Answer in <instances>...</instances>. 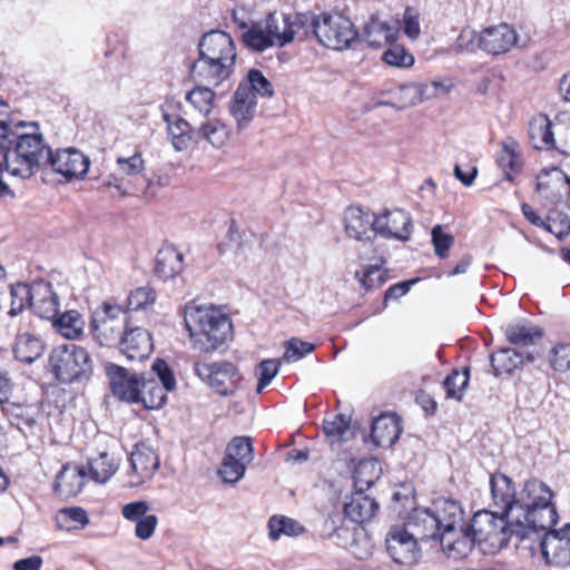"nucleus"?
Masks as SVG:
<instances>
[{"mask_svg": "<svg viewBox=\"0 0 570 570\" xmlns=\"http://www.w3.org/2000/svg\"><path fill=\"white\" fill-rule=\"evenodd\" d=\"M156 299L155 292L147 286L138 287L130 292L127 298V309L128 311H138L142 309L146 306L153 304Z\"/></svg>", "mask_w": 570, "mask_h": 570, "instance_id": "obj_53", "label": "nucleus"}, {"mask_svg": "<svg viewBox=\"0 0 570 570\" xmlns=\"http://www.w3.org/2000/svg\"><path fill=\"white\" fill-rule=\"evenodd\" d=\"M411 513L449 558L462 559L471 552L472 541L464 534V511L458 501L440 498L431 507Z\"/></svg>", "mask_w": 570, "mask_h": 570, "instance_id": "obj_2", "label": "nucleus"}, {"mask_svg": "<svg viewBox=\"0 0 570 570\" xmlns=\"http://www.w3.org/2000/svg\"><path fill=\"white\" fill-rule=\"evenodd\" d=\"M432 245L439 258L449 257L451 247L454 245L453 235L445 233L442 225H435L431 230Z\"/></svg>", "mask_w": 570, "mask_h": 570, "instance_id": "obj_49", "label": "nucleus"}, {"mask_svg": "<svg viewBox=\"0 0 570 570\" xmlns=\"http://www.w3.org/2000/svg\"><path fill=\"white\" fill-rule=\"evenodd\" d=\"M373 548L371 539L362 528L345 549H347L356 559L365 560L372 554Z\"/></svg>", "mask_w": 570, "mask_h": 570, "instance_id": "obj_52", "label": "nucleus"}, {"mask_svg": "<svg viewBox=\"0 0 570 570\" xmlns=\"http://www.w3.org/2000/svg\"><path fill=\"white\" fill-rule=\"evenodd\" d=\"M399 32V20L387 23L373 16L364 27L363 37L371 47H381L396 41Z\"/></svg>", "mask_w": 570, "mask_h": 570, "instance_id": "obj_27", "label": "nucleus"}, {"mask_svg": "<svg viewBox=\"0 0 570 570\" xmlns=\"http://www.w3.org/2000/svg\"><path fill=\"white\" fill-rule=\"evenodd\" d=\"M382 59L391 67L409 68L414 63V57L403 46L393 45L384 53Z\"/></svg>", "mask_w": 570, "mask_h": 570, "instance_id": "obj_50", "label": "nucleus"}, {"mask_svg": "<svg viewBox=\"0 0 570 570\" xmlns=\"http://www.w3.org/2000/svg\"><path fill=\"white\" fill-rule=\"evenodd\" d=\"M403 29L404 33L411 39H416L420 36V12L413 7H406L403 14Z\"/></svg>", "mask_w": 570, "mask_h": 570, "instance_id": "obj_61", "label": "nucleus"}, {"mask_svg": "<svg viewBox=\"0 0 570 570\" xmlns=\"http://www.w3.org/2000/svg\"><path fill=\"white\" fill-rule=\"evenodd\" d=\"M226 454L246 466L254 459L252 439L248 436H236L227 445Z\"/></svg>", "mask_w": 570, "mask_h": 570, "instance_id": "obj_45", "label": "nucleus"}, {"mask_svg": "<svg viewBox=\"0 0 570 570\" xmlns=\"http://www.w3.org/2000/svg\"><path fill=\"white\" fill-rule=\"evenodd\" d=\"M117 345L130 361L147 358L154 348L149 332L140 326H130V324L126 327Z\"/></svg>", "mask_w": 570, "mask_h": 570, "instance_id": "obj_17", "label": "nucleus"}, {"mask_svg": "<svg viewBox=\"0 0 570 570\" xmlns=\"http://www.w3.org/2000/svg\"><path fill=\"white\" fill-rule=\"evenodd\" d=\"M86 470L82 466L66 464L58 473L55 491L62 498L76 497L85 485Z\"/></svg>", "mask_w": 570, "mask_h": 570, "instance_id": "obj_25", "label": "nucleus"}, {"mask_svg": "<svg viewBox=\"0 0 570 570\" xmlns=\"http://www.w3.org/2000/svg\"><path fill=\"white\" fill-rule=\"evenodd\" d=\"M313 350L314 345L312 343L304 342L298 338H291L286 343V350L283 358L286 362H296L309 354Z\"/></svg>", "mask_w": 570, "mask_h": 570, "instance_id": "obj_57", "label": "nucleus"}, {"mask_svg": "<svg viewBox=\"0 0 570 570\" xmlns=\"http://www.w3.org/2000/svg\"><path fill=\"white\" fill-rule=\"evenodd\" d=\"M157 453L146 443L137 444L130 455L129 485L139 487L150 480L159 469Z\"/></svg>", "mask_w": 570, "mask_h": 570, "instance_id": "obj_15", "label": "nucleus"}, {"mask_svg": "<svg viewBox=\"0 0 570 570\" xmlns=\"http://www.w3.org/2000/svg\"><path fill=\"white\" fill-rule=\"evenodd\" d=\"M196 135L213 148L220 149L230 139L232 127L220 118L207 116L197 128Z\"/></svg>", "mask_w": 570, "mask_h": 570, "instance_id": "obj_28", "label": "nucleus"}, {"mask_svg": "<svg viewBox=\"0 0 570 570\" xmlns=\"http://www.w3.org/2000/svg\"><path fill=\"white\" fill-rule=\"evenodd\" d=\"M199 58L193 61L189 71L208 68L214 71H229L236 61V49L232 37L222 30L203 35L198 43Z\"/></svg>", "mask_w": 570, "mask_h": 570, "instance_id": "obj_7", "label": "nucleus"}, {"mask_svg": "<svg viewBox=\"0 0 570 570\" xmlns=\"http://www.w3.org/2000/svg\"><path fill=\"white\" fill-rule=\"evenodd\" d=\"M522 363L523 356L513 348H502L491 355V365L495 376L502 373H512Z\"/></svg>", "mask_w": 570, "mask_h": 570, "instance_id": "obj_40", "label": "nucleus"}, {"mask_svg": "<svg viewBox=\"0 0 570 570\" xmlns=\"http://www.w3.org/2000/svg\"><path fill=\"white\" fill-rule=\"evenodd\" d=\"M49 365L56 379L63 384L88 377L92 370L89 353L76 344L55 348L50 353Z\"/></svg>", "mask_w": 570, "mask_h": 570, "instance_id": "obj_9", "label": "nucleus"}, {"mask_svg": "<svg viewBox=\"0 0 570 570\" xmlns=\"http://www.w3.org/2000/svg\"><path fill=\"white\" fill-rule=\"evenodd\" d=\"M400 433V420L395 414H382L372 423L371 439L376 446H392L399 440Z\"/></svg>", "mask_w": 570, "mask_h": 570, "instance_id": "obj_26", "label": "nucleus"}, {"mask_svg": "<svg viewBox=\"0 0 570 570\" xmlns=\"http://www.w3.org/2000/svg\"><path fill=\"white\" fill-rule=\"evenodd\" d=\"M269 537L273 540L281 535H298L304 531V527L294 519L285 515H273L268 521Z\"/></svg>", "mask_w": 570, "mask_h": 570, "instance_id": "obj_42", "label": "nucleus"}, {"mask_svg": "<svg viewBox=\"0 0 570 570\" xmlns=\"http://www.w3.org/2000/svg\"><path fill=\"white\" fill-rule=\"evenodd\" d=\"M529 139L534 149L548 150L556 147L551 121L546 115H537L529 121Z\"/></svg>", "mask_w": 570, "mask_h": 570, "instance_id": "obj_31", "label": "nucleus"}, {"mask_svg": "<svg viewBox=\"0 0 570 570\" xmlns=\"http://www.w3.org/2000/svg\"><path fill=\"white\" fill-rule=\"evenodd\" d=\"M56 522L59 529L73 531L83 529L89 523V518L82 508H63L58 512Z\"/></svg>", "mask_w": 570, "mask_h": 570, "instance_id": "obj_39", "label": "nucleus"}, {"mask_svg": "<svg viewBox=\"0 0 570 570\" xmlns=\"http://www.w3.org/2000/svg\"><path fill=\"white\" fill-rule=\"evenodd\" d=\"M47 164L68 180L82 179L89 169L90 159L76 148H66L55 153L50 150Z\"/></svg>", "mask_w": 570, "mask_h": 570, "instance_id": "obj_14", "label": "nucleus"}, {"mask_svg": "<svg viewBox=\"0 0 570 570\" xmlns=\"http://www.w3.org/2000/svg\"><path fill=\"white\" fill-rule=\"evenodd\" d=\"M298 14L294 21H291L289 17L281 13H269L265 19V31L272 38L273 46L283 47L289 43L295 35L299 33L302 29Z\"/></svg>", "mask_w": 570, "mask_h": 570, "instance_id": "obj_22", "label": "nucleus"}, {"mask_svg": "<svg viewBox=\"0 0 570 570\" xmlns=\"http://www.w3.org/2000/svg\"><path fill=\"white\" fill-rule=\"evenodd\" d=\"M431 540L410 513L403 527H394L386 535V550L400 564H413L421 557L419 541Z\"/></svg>", "mask_w": 570, "mask_h": 570, "instance_id": "obj_8", "label": "nucleus"}, {"mask_svg": "<svg viewBox=\"0 0 570 570\" xmlns=\"http://www.w3.org/2000/svg\"><path fill=\"white\" fill-rule=\"evenodd\" d=\"M167 124L168 136L175 150H186L196 135L193 126L181 117H173L168 114L164 115Z\"/></svg>", "mask_w": 570, "mask_h": 570, "instance_id": "obj_32", "label": "nucleus"}, {"mask_svg": "<svg viewBox=\"0 0 570 570\" xmlns=\"http://www.w3.org/2000/svg\"><path fill=\"white\" fill-rule=\"evenodd\" d=\"M183 271V254L173 246L158 250L155 273L163 279H169Z\"/></svg>", "mask_w": 570, "mask_h": 570, "instance_id": "obj_34", "label": "nucleus"}, {"mask_svg": "<svg viewBox=\"0 0 570 570\" xmlns=\"http://www.w3.org/2000/svg\"><path fill=\"white\" fill-rule=\"evenodd\" d=\"M379 509L374 499L364 494V490H356L348 501L344 503V514L354 523H363L373 518Z\"/></svg>", "mask_w": 570, "mask_h": 570, "instance_id": "obj_29", "label": "nucleus"}, {"mask_svg": "<svg viewBox=\"0 0 570 570\" xmlns=\"http://www.w3.org/2000/svg\"><path fill=\"white\" fill-rule=\"evenodd\" d=\"M149 509H150V507H149L148 502H146L144 500L134 501V502L122 505L121 515L127 521L137 522L140 519L148 515Z\"/></svg>", "mask_w": 570, "mask_h": 570, "instance_id": "obj_60", "label": "nucleus"}, {"mask_svg": "<svg viewBox=\"0 0 570 570\" xmlns=\"http://www.w3.org/2000/svg\"><path fill=\"white\" fill-rule=\"evenodd\" d=\"M118 468L119 460L107 451L101 452L88 462L89 475L98 483L107 482L117 472Z\"/></svg>", "mask_w": 570, "mask_h": 570, "instance_id": "obj_36", "label": "nucleus"}, {"mask_svg": "<svg viewBox=\"0 0 570 570\" xmlns=\"http://www.w3.org/2000/svg\"><path fill=\"white\" fill-rule=\"evenodd\" d=\"M383 263L384 259L380 257L379 263L367 266L363 272L360 282L367 291L380 287L385 282V273L382 271Z\"/></svg>", "mask_w": 570, "mask_h": 570, "instance_id": "obj_56", "label": "nucleus"}, {"mask_svg": "<svg viewBox=\"0 0 570 570\" xmlns=\"http://www.w3.org/2000/svg\"><path fill=\"white\" fill-rule=\"evenodd\" d=\"M421 94L426 100L449 94L451 89L455 87V81L453 78L445 77L432 80L431 82L421 83Z\"/></svg>", "mask_w": 570, "mask_h": 570, "instance_id": "obj_54", "label": "nucleus"}, {"mask_svg": "<svg viewBox=\"0 0 570 570\" xmlns=\"http://www.w3.org/2000/svg\"><path fill=\"white\" fill-rule=\"evenodd\" d=\"M374 229L385 238L407 240L410 238L411 217L403 209L385 210L375 217Z\"/></svg>", "mask_w": 570, "mask_h": 570, "instance_id": "obj_18", "label": "nucleus"}, {"mask_svg": "<svg viewBox=\"0 0 570 570\" xmlns=\"http://www.w3.org/2000/svg\"><path fill=\"white\" fill-rule=\"evenodd\" d=\"M421 91H422L421 83H413V85L402 86L400 88V94H401L400 101H401V105L397 108L399 109H403V108H406L409 106H413V105L420 104L423 100H425V98H423V95L421 94Z\"/></svg>", "mask_w": 570, "mask_h": 570, "instance_id": "obj_59", "label": "nucleus"}, {"mask_svg": "<svg viewBox=\"0 0 570 570\" xmlns=\"http://www.w3.org/2000/svg\"><path fill=\"white\" fill-rule=\"evenodd\" d=\"M83 321L77 311H68L55 318L53 326L66 338L75 340L83 328Z\"/></svg>", "mask_w": 570, "mask_h": 570, "instance_id": "obj_41", "label": "nucleus"}, {"mask_svg": "<svg viewBox=\"0 0 570 570\" xmlns=\"http://www.w3.org/2000/svg\"><path fill=\"white\" fill-rule=\"evenodd\" d=\"M128 317L122 306L104 302L92 313L91 331L101 346H115L128 326Z\"/></svg>", "mask_w": 570, "mask_h": 570, "instance_id": "obj_11", "label": "nucleus"}, {"mask_svg": "<svg viewBox=\"0 0 570 570\" xmlns=\"http://www.w3.org/2000/svg\"><path fill=\"white\" fill-rule=\"evenodd\" d=\"M470 380V370L465 367L462 372L453 370L443 382L446 397L461 401Z\"/></svg>", "mask_w": 570, "mask_h": 570, "instance_id": "obj_44", "label": "nucleus"}, {"mask_svg": "<svg viewBox=\"0 0 570 570\" xmlns=\"http://www.w3.org/2000/svg\"><path fill=\"white\" fill-rule=\"evenodd\" d=\"M196 375L222 395L234 393L240 379L236 366L230 362H195Z\"/></svg>", "mask_w": 570, "mask_h": 570, "instance_id": "obj_13", "label": "nucleus"}, {"mask_svg": "<svg viewBox=\"0 0 570 570\" xmlns=\"http://www.w3.org/2000/svg\"><path fill=\"white\" fill-rule=\"evenodd\" d=\"M153 372L140 376L138 400L148 410L160 409L167 401V392L176 386L173 372L164 360H156Z\"/></svg>", "mask_w": 570, "mask_h": 570, "instance_id": "obj_10", "label": "nucleus"}, {"mask_svg": "<svg viewBox=\"0 0 570 570\" xmlns=\"http://www.w3.org/2000/svg\"><path fill=\"white\" fill-rule=\"evenodd\" d=\"M184 321L194 347L200 352L214 351L232 336L229 317L213 305L188 303Z\"/></svg>", "mask_w": 570, "mask_h": 570, "instance_id": "obj_3", "label": "nucleus"}, {"mask_svg": "<svg viewBox=\"0 0 570 570\" xmlns=\"http://www.w3.org/2000/svg\"><path fill=\"white\" fill-rule=\"evenodd\" d=\"M12 351L17 361L31 364L42 355L45 345L39 337L30 333H21L17 335Z\"/></svg>", "mask_w": 570, "mask_h": 570, "instance_id": "obj_33", "label": "nucleus"}, {"mask_svg": "<svg viewBox=\"0 0 570 570\" xmlns=\"http://www.w3.org/2000/svg\"><path fill=\"white\" fill-rule=\"evenodd\" d=\"M214 98V91L202 86H197L186 94V100L205 117L209 116L213 110Z\"/></svg>", "mask_w": 570, "mask_h": 570, "instance_id": "obj_43", "label": "nucleus"}, {"mask_svg": "<svg viewBox=\"0 0 570 570\" xmlns=\"http://www.w3.org/2000/svg\"><path fill=\"white\" fill-rule=\"evenodd\" d=\"M323 432L333 446L341 444L352 434L351 417L345 414H335L323 421Z\"/></svg>", "mask_w": 570, "mask_h": 570, "instance_id": "obj_35", "label": "nucleus"}, {"mask_svg": "<svg viewBox=\"0 0 570 570\" xmlns=\"http://www.w3.org/2000/svg\"><path fill=\"white\" fill-rule=\"evenodd\" d=\"M135 523V535L145 541L154 535L158 525V518L155 514H148Z\"/></svg>", "mask_w": 570, "mask_h": 570, "instance_id": "obj_63", "label": "nucleus"}, {"mask_svg": "<svg viewBox=\"0 0 570 570\" xmlns=\"http://www.w3.org/2000/svg\"><path fill=\"white\" fill-rule=\"evenodd\" d=\"M374 225H376V218L372 214L354 206L346 209L345 230L350 237L361 242L371 240L377 235Z\"/></svg>", "mask_w": 570, "mask_h": 570, "instance_id": "obj_23", "label": "nucleus"}, {"mask_svg": "<svg viewBox=\"0 0 570 570\" xmlns=\"http://www.w3.org/2000/svg\"><path fill=\"white\" fill-rule=\"evenodd\" d=\"M517 43V31L508 23L485 28L479 39L480 49L493 56L508 52Z\"/></svg>", "mask_w": 570, "mask_h": 570, "instance_id": "obj_16", "label": "nucleus"}, {"mask_svg": "<svg viewBox=\"0 0 570 570\" xmlns=\"http://www.w3.org/2000/svg\"><path fill=\"white\" fill-rule=\"evenodd\" d=\"M355 490H367L379 479L377 462L374 459L351 458L347 463Z\"/></svg>", "mask_w": 570, "mask_h": 570, "instance_id": "obj_30", "label": "nucleus"}, {"mask_svg": "<svg viewBox=\"0 0 570 570\" xmlns=\"http://www.w3.org/2000/svg\"><path fill=\"white\" fill-rule=\"evenodd\" d=\"M106 370L114 395L121 401L136 403L138 400L140 377L130 374L126 368L116 364H108Z\"/></svg>", "mask_w": 570, "mask_h": 570, "instance_id": "obj_20", "label": "nucleus"}, {"mask_svg": "<svg viewBox=\"0 0 570 570\" xmlns=\"http://www.w3.org/2000/svg\"><path fill=\"white\" fill-rule=\"evenodd\" d=\"M490 489L495 512H475L464 534L474 544H485L491 552L502 549L512 537L522 542L538 530H544L558 522V512L552 503L553 492L538 479L525 481L519 489L502 473L493 474Z\"/></svg>", "mask_w": 570, "mask_h": 570, "instance_id": "obj_1", "label": "nucleus"}, {"mask_svg": "<svg viewBox=\"0 0 570 570\" xmlns=\"http://www.w3.org/2000/svg\"><path fill=\"white\" fill-rule=\"evenodd\" d=\"M361 529L351 519L346 520L341 513H333L325 519L322 532L334 544L345 549Z\"/></svg>", "mask_w": 570, "mask_h": 570, "instance_id": "obj_24", "label": "nucleus"}, {"mask_svg": "<svg viewBox=\"0 0 570 570\" xmlns=\"http://www.w3.org/2000/svg\"><path fill=\"white\" fill-rule=\"evenodd\" d=\"M279 370V362L276 360H264L259 363L256 375L258 383L256 387L257 393H262L264 389L273 381Z\"/></svg>", "mask_w": 570, "mask_h": 570, "instance_id": "obj_55", "label": "nucleus"}, {"mask_svg": "<svg viewBox=\"0 0 570 570\" xmlns=\"http://www.w3.org/2000/svg\"><path fill=\"white\" fill-rule=\"evenodd\" d=\"M505 335L511 344L529 346L542 337V332L537 326L515 323L508 325Z\"/></svg>", "mask_w": 570, "mask_h": 570, "instance_id": "obj_38", "label": "nucleus"}, {"mask_svg": "<svg viewBox=\"0 0 570 570\" xmlns=\"http://www.w3.org/2000/svg\"><path fill=\"white\" fill-rule=\"evenodd\" d=\"M245 471V464L225 454L218 473L225 482L236 483L244 476Z\"/></svg>", "mask_w": 570, "mask_h": 570, "instance_id": "obj_51", "label": "nucleus"}, {"mask_svg": "<svg viewBox=\"0 0 570 570\" xmlns=\"http://www.w3.org/2000/svg\"><path fill=\"white\" fill-rule=\"evenodd\" d=\"M11 305L8 314L11 317L18 316L31 304V284L19 283L11 286Z\"/></svg>", "mask_w": 570, "mask_h": 570, "instance_id": "obj_47", "label": "nucleus"}, {"mask_svg": "<svg viewBox=\"0 0 570 570\" xmlns=\"http://www.w3.org/2000/svg\"><path fill=\"white\" fill-rule=\"evenodd\" d=\"M480 35L470 29H464L458 38V47L462 50L473 51L479 47Z\"/></svg>", "mask_w": 570, "mask_h": 570, "instance_id": "obj_64", "label": "nucleus"}, {"mask_svg": "<svg viewBox=\"0 0 570 570\" xmlns=\"http://www.w3.org/2000/svg\"><path fill=\"white\" fill-rule=\"evenodd\" d=\"M498 164L503 169L507 179H512V174L517 173L520 167V157L515 151V142L513 140L502 142V151L498 157Z\"/></svg>", "mask_w": 570, "mask_h": 570, "instance_id": "obj_48", "label": "nucleus"}, {"mask_svg": "<svg viewBox=\"0 0 570 570\" xmlns=\"http://www.w3.org/2000/svg\"><path fill=\"white\" fill-rule=\"evenodd\" d=\"M544 530L531 533L527 540L539 542L541 553L547 563L552 566H568L570 563V523L559 530Z\"/></svg>", "mask_w": 570, "mask_h": 570, "instance_id": "obj_12", "label": "nucleus"}, {"mask_svg": "<svg viewBox=\"0 0 570 570\" xmlns=\"http://www.w3.org/2000/svg\"><path fill=\"white\" fill-rule=\"evenodd\" d=\"M298 22L304 36L313 35L321 45L330 49H346L358 38L352 21L342 14H323L321 18L302 14Z\"/></svg>", "mask_w": 570, "mask_h": 570, "instance_id": "obj_6", "label": "nucleus"}, {"mask_svg": "<svg viewBox=\"0 0 570 570\" xmlns=\"http://www.w3.org/2000/svg\"><path fill=\"white\" fill-rule=\"evenodd\" d=\"M30 308L41 318L53 321L57 317L59 297L50 283L37 281L31 284Z\"/></svg>", "mask_w": 570, "mask_h": 570, "instance_id": "obj_19", "label": "nucleus"}, {"mask_svg": "<svg viewBox=\"0 0 570 570\" xmlns=\"http://www.w3.org/2000/svg\"><path fill=\"white\" fill-rule=\"evenodd\" d=\"M274 88L263 73H247L230 97L227 109L235 122L237 132L249 127L257 114V96L269 98Z\"/></svg>", "mask_w": 570, "mask_h": 570, "instance_id": "obj_5", "label": "nucleus"}, {"mask_svg": "<svg viewBox=\"0 0 570 570\" xmlns=\"http://www.w3.org/2000/svg\"><path fill=\"white\" fill-rule=\"evenodd\" d=\"M551 365L559 372L570 370V344H560L553 348Z\"/></svg>", "mask_w": 570, "mask_h": 570, "instance_id": "obj_62", "label": "nucleus"}, {"mask_svg": "<svg viewBox=\"0 0 570 570\" xmlns=\"http://www.w3.org/2000/svg\"><path fill=\"white\" fill-rule=\"evenodd\" d=\"M537 189L550 203H560L570 197V178L559 168L539 176Z\"/></svg>", "mask_w": 570, "mask_h": 570, "instance_id": "obj_21", "label": "nucleus"}, {"mask_svg": "<svg viewBox=\"0 0 570 570\" xmlns=\"http://www.w3.org/2000/svg\"><path fill=\"white\" fill-rule=\"evenodd\" d=\"M29 127L32 131L13 132L11 136L13 142L9 146L8 176L27 179L38 171L42 164H47L50 148L45 142L38 125L32 122Z\"/></svg>", "mask_w": 570, "mask_h": 570, "instance_id": "obj_4", "label": "nucleus"}, {"mask_svg": "<svg viewBox=\"0 0 570 570\" xmlns=\"http://www.w3.org/2000/svg\"><path fill=\"white\" fill-rule=\"evenodd\" d=\"M11 121L9 115L0 116V193L10 194L8 184L3 179V174L7 173V164L9 163V146L12 145L13 131L10 128Z\"/></svg>", "mask_w": 570, "mask_h": 570, "instance_id": "obj_37", "label": "nucleus"}, {"mask_svg": "<svg viewBox=\"0 0 570 570\" xmlns=\"http://www.w3.org/2000/svg\"><path fill=\"white\" fill-rule=\"evenodd\" d=\"M117 165L121 174L126 176H137L144 170L145 160L140 154L136 153L130 157H119Z\"/></svg>", "mask_w": 570, "mask_h": 570, "instance_id": "obj_58", "label": "nucleus"}, {"mask_svg": "<svg viewBox=\"0 0 570 570\" xmlns=\"http://www.w3.org/2000/svg\"><path fill=\"white\" fill-rule=\"evenodd\" d=\"M244 45L255 51H264L273 47L272 38L259 24L254 23L242 35Z\"/></svg>", "mask_w": 570, "mask_h": 570, "instance_id": "obj_46", "label": "nucleus"}]
</instances>
